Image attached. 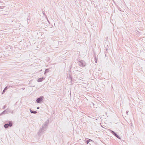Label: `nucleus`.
I'll use <instances>...</instances> for the list:
<instances>
[{"label": "nucleus", "mask_w": 145, "mask_h": 145, "mask_svg": "<svg viewBox=\"0 0 145 145\" xmlns=\"http://www.w3.org/2000/svg\"><path fill=\"white\" fill-rule=\"evenodd\" d=\"M43 78H39L38 79V82H41V81H42L43 80Z\"/></svg>", "instance_id": "2"}, {"label": "nucleus", "mask_w": 145, "mask_h": 145, "mask_svg": "<svg viewBox=\"0 0 145 145\" xmlns=\"http://www.w3.org/2000/svg\"><path fill=\"white\" fill-rule=\"evenodd\" d=\"M8 126H9V124H5L4 125V127L5 128H7Z\"/></svg>", "instance_id": "3"}, {"label": "nucleus", "mask_w": 145, "mask_h": 145, "mask_svg": "<svg viewBox=\"0 0 145 145\" xmlns=\"http://www.w3.org/2000/svg\"><path fill=\"white\" fill-rule=\"evenodd\" d=\"M31 112L32 113L35 114L37 113V112L34 111H31Z\"/></svg>", "instance_id": "5"}, {"label": "nucleus", "mask_w": 145, "mask_h": 145, "mask_svg": "<svg viewBox=\"0 0 145 145\" xmlns=\"http://www.w3.org/2000/svg\"><path fill=\"white\" fill-rule=\"evenodd\" d=\"M110 131H111V132L113 134H114V133H115L114 131H112L110 130Z\"/></svg>", "instance_id": "8"}, {"label": "nucleus", "mask_w": 145, "mask_h": 145, "mask_svg": "<svg viewBox=\"0 0 145 145\" xmlns=\"http://www.w3.org/2000/svg\"><path fill=\"white\" fill-rule=\"evenodd\" d=\"M91 141L92 140L90 139L88 140L87 141V144H88L90 141Z\"/></svg>", "instance_id": "6"}, {"label": "nucleus", "mask_w": 145, "mask_h": 145, "mask_svg": "<svg viewBox=\"0 0 145 145\" xmlns=\"http://www.w3.org/2000/svg\"><path fill=\"white\" fill-rule=\"evenodd\" d=\"M37 109H39V107H37Z\"/></svg>", "instance_id": "9"}, {"label": "nucleus", "mask_w": 145, "mask_h": 145, "mask_svg": "<svg viewBox=\"0 0 145 145\" xmlns=\"http://www.w3.org/2000/svg\"><path fill=\"white\" fill-rule=\"evenodd\" d=\"M116 137H117L118 138H119V137H118V135L116 134V133H114V134Z\"/></svg>", "instance_id": "4"}, {"label": "nucleus", "mask_w": 145, "mask_h": 145, "mask_svg": "<svg viewBox=\"0 0 145 145\" xmlns=\"http://www.w3.org/2000/svg\"><path fill=\"white\" fill-rule=\"evenodd\" d=\"M12 123L11 122L9 123V126L10 127L12 126Z\"/></svg>", "instance_id": "7"}, {"label": "nucleus", "mask_w": 145, "mask_h": 145, "mask_svg": "<svg viewBox=\"0 0 145 145\" xmlns=\"http://www.w3.org/2000/svg\"><path fill=\"white\" fill-rule=\"evenodd\" d=\"M42 98L41 97H40L37 99L36 101L37 103H39L40 102L42 101Z\"/></svg>", "instance_id": "1"}]
</instances>
